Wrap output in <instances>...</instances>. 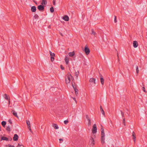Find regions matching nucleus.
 <instances>
[{"instance_id":"nucleus-1","label":"nucleus","mask_w":147,"mask_h":147,"mask_svg":"<svg viewBox=\"0 0 147 147\" xmlns=\"http://www.w3.org/2000/svg\"><path fill=\"white\" fill-rule=\"evenodd\" d=\"M71 79L72 80V81L74 80L73 77L70 73H68L65 76V82L66 84H67L70 83Z\"/></svg>"},{"instance_id":"nucleus-2","label":"nucleus","mask_w":147,"mask_h":147,"mask_svg":"<svg viewBox=\"0 0 147 147\" xmlns=\"http://www.w3.org/2000/svg\"><path fill=\"white\" fill-rule=\"evenodd\" d=\"M101 140L102 144H103L105 143V134L104 131V129L103 128H102L101 129Z\"/></svg>"},{"instance_id":"nucleus-3","label":"nucleus","mask_w":147,"mask_h":147,"mask_svg":"<svg viewBox=\"0 0 147 147\" xmlns=\"http://www.w3.org/2000/svg\"><path fill=\"white\" fill-rule=\"evenodd\" d=\"M49 52L51 56V61L53 62L55 60L54 57L55 56V54L54 53H52L51 51H49Z\"/></svg>"},{"instance_id":"nucleus-4","label":"nucleus","mask_w":147,"mask_h":147,"mask_svg":"<svg viewBox=\"0 0 147 147\" xmlns=\"http://www.w3.org/2000/svg\"><path fill=\"white\" fill-rule=\"evenodd\" d=\"M97 129L96 127V124H94L92 128V131L93 133L94 134L97 132Z\"/></svg>"},{"instance_id":"nucleus-5","label":"nucleus","mask_w":147,"mask_h":147,"mask_svg":"<svg viewBox=\"0 0 147 147\" xmlns=\"http://www.w3.org/2000/svg\"><path fill=\"white\" fill-rule=\"evenodd\" d=\"M84 51L85 52L86 54L87 55H88L90 53V49H89V48L88 47L87 45H86L85 47Z\"/></svg>"},{"instance_id":"nucleus-6","label":"nucleus","mask_w":147,"mask_h":147,"mask_svg":"<svg viewBox=\"0 0 147 147\" xmlns=\"http://www.w3.org/2000/svg\"><path fill=\"white\" fill-rule=\"evenodd\" d=\"M26 123L28 126V128L29 129L30 132H32L31 129L30 127V121L28 120H26Z\"/></svg>"},{"instance_id":"nucleus-7","label":"nucleus","mask_w":147,"mask_h":147,"mask_svg":"<svg viewBox=\"0 0 147 147\" xmlns=\"http://www.w3.org/2000/svg\"><path fill=\"white\" fill-rule=\"evenodd\" d=\"M38 9L40 11H44V6L42 5H40L38 7Z\"/></svg>"},{"instance_id":"nucleus-8","label":"nucleus","mask_w":147,"mask_h":147,"mask_svg":"<svg viewBox=\"0 0 147 147\" xmlns=\"http://www.w3.org/2000/svg\"><path fill=\"white\" fill-rule=\"evenodd\" d=\"M63 19L65 21H68L69 20V18L67 16L65 15L63 17Z\"/></svg>"},{"instance_id":"nucleus-9","label":"nucleus","mask_w":147,"mask_h":147,"mask_svg":"<svg viewBox=\"0 0 147 147\" xmlns=\"http://www.w3.org/2000/svg\"><path fill=\"white\" fill-rule=\"evenodd\" d=\"M90 141H91L90 145L93 146L95 144L94 140L92 137H91L90 138Z\"/></svg>"},{"instance_id":"nucleus-10","label":"nucleus","mask_w":147,"mask_h":147,"mask_svg":"<svg viewBox=\"0 0 147 147\" xmlns=\"http://www.w3.org/2000/svg\"><path fill=\"white\" fill-rule=\"evenodd\" d=\"M12 125L11 126L8 125L7 127L6 130L9 132L11 131V129H12Z\"/></svg>"},{"instance_id":"nucleus-11","label":"nucleus","mask_w":147,"mask_h":147,"mask_svg":"<svg viewBox=\"0 0 147 147\" xmlns=\"http://www.w3.org/2000/svg\"><path fill=\"white\" fill-rule=\"evenodd\" d=\"M133 45L134 47L136 48L138 45V42L136 41H134L133 42Z\"/></svg>"},{"instance_id":"nucleus-12","label":"nucleus","mask_w":147,"mask_h":147,"mask_svg":"<svg viewBox=\"0 0 147 147\" xmlns=\"http://www.w3.org/2000/svg\"><path fill=\"white\" fill-rule=\"evenodd\" d=\"M132 134V136L134 142H136V134L134 131L133 132Z\"/></svg>"},{"instance_id":"nucleus-13","label":"nucleus","mask_w":147,"mask_h":147,"mask_svg":"<svg viewBox=\"0 0 147 147\" xmlns=\"http://www.w3.org/2000/svg\"><path fill=\"white\" fill-rule=\"evenodd\" d=\"M18 136L17 134L14 135V137H13V140L14 141H17L18 139Z\"/></svg>"},{"instance_id":"nucleus-14","label":"nucleus","mask_w":147,"mask_h":147,"mask_svg":"<svg viewBox=\"0 0 147 147\" xmlns=\"http://www.w3.org/2000/svg\"><path fill=\"white\" fill-rule=\"evenodd\" d=\"M96 79L93 78H91L90 80V82L95 84Z\"/></svg>"},{"instance_id":"nucleus-15","label":"nucleus","mask_w":147,"mask_h":147,"mask_svg":"<svg viewBox=\"0 0 147 147\" xmlns=\"http://www.w3.org/2000/svg\"><path fill=\"white\" fill-rule=\"evenodd\" d=\"M65 60L66 64H67L69 63V58L67 56H66L65 58Z\"/></svg>"},{"instance_id":"nucleus-16","label":"nucleus","mask_w":147,"mask_h":147,"mask_svg":"<svg viewBox=\"0 0 147 147\" xmlns=\"http://www.w3.org/2000/svg\"><path fill=\"white\" fill-rule=\"evenodd\" d=\"M31 11L33 12H34L36 11V7L34 6H32L31 8Z\"/></svg>"},{"instance_id":"nucleus-17","label":"nucleus","mask_w":147,"mask_h":147,"mask_svg":"<svg viewBox=\"0 0 147 147\" xmlns=\"http://www.w3.org/2000/svg\"><path fill=\"white\" fill-rule=\"evenodd\" d=\"M75 55V53L74 51H73L71 52H70L69 53V55L70 57L73 56Z\"/></svg>"},{"instance_id":"nucleus-18","label":"nucleus","mask_w":147,"mask_h":147,"mask_svg":"<svg viewBox=\"0 0 147 147\" xmlns=\"http://www.w3.org/2000/svg\"><path fill=\"white\" fill-rule=\"evenodd\" d=\"M91 34L93 35L94 36H96V33L93 29H91Z\"/></svg>"},{"instance_id":"nucleus-19","label":"nucleus","mask_w":147,"mask_h":147,"mask_svg":"<svg viewBox=\"0 0 147 147\" xmlns=\"http://www.w3.org/2000/svg\"><path fill=\"white\" fill-rule=\"evenodd\" d=\"M47 0H42V2L41 3V4L42 5H46L47 4Z\"/></svg>"},{"instance_id":"nucleus-20","label":"nucleus","mask_w":147,"mask_h":147,"mask_svg":"<svg viewBox=\"0 0 147 147\" xmlns=\"http://www.w3.org/2000/svg\"><path fill=\"white\" fill-rule=\"evenodd\" d=\"M12 112H13V115L14 116L18 118V116L17 115V113L16 112H15V111H13V110Z\"/></svg>"},{"instance_id":"nucleus-21","label":"nucleus","mask_w":147,"mask_h":147,"mask_svg":"<svg viewBox=\"0 0 147 147\" xmlns=\"http://www.w3.org/2000/svg\"><path fill=\"white\" fill-rule=\"evenodd\" d=\"M1 140L7 141L8 140V138L6 137L3 136L1 137Z\"/></svg>"},{"instance_id":"nucleus-22","label":"nucleus","mask_w":147,"mask_h":147,"mask_svg":"<svg viewBox=\"0 0 147 147\" xmlns=\"http://www.w3.org/2000/svg\"><path fill=\"white\" fill-rule=\"evenodd\" d=\"M100 81L101 84L102 85H103L104 83V80L103 78H100Z\"/></svg>"},{"instance_id":"nucleus-23","label":"nucleus","mask_w":147,"mask_h":147,"mask_svg":"<svg viewBox=\"0 0 147 147\" xmlns=\"http://www.w3.org/2000/svg\"><path fill=\"white\" fill-rule=\"evenodd\" d=\"M4 98L5 99L7 100H9V97L6 94H5L4 96Z\"/></svg>"},{"instance_id":"nucleus-24","label":"nucleus","mask_w":147,"mask_h":147,"mask_svg":"<svg viewBox=\"0 0 147 147\" xmlns=\"http://www.w3.org/2000/svg\"><path fill=\"white\" fill-rule=\"evenodd\" d=\"M53 127L55 129H59V127L56 124H53Z\"/></svg>"},{"instance_id":"nucleus-25","label":"nucleus","mask_w":147,"mask_h":147,"mask_svg":"<svg viewBox=\"0 0 147 147\" xmlns=\"http://www.w3.org/2000/svg\"><path fill=\"white\" fill-rule=\"evenodd\" d=\"M6 124V122L5 121H3L1 122L2 125L4 127L5 126Z\"/></svg>"},{"instance_id":"nucleus-26","label":"nucleus","mask_w":147,"mask_h":147,"mask_svg":"<svg viewBox=\"0 0 147 147\" xmlns=\"http://www.w3.org/2000/svg\"><path fill=\"white\" fill-rule=\"evenodd\" d=\"M74 90L75 91V93H76V95H77V94H78V90L76 88H75L74 89Z\"/></svg>"},{"instance_id":"nucleus-27","label":"nucleus","mask_w":147,"mask_h":147,"mask_svg":"<svg viewBox=\"0 0 147 147\" xmlns=\"http://www.w3.org/2000/svg\"><path fill=\"white\" fill-rule=\"evenodd\" d=\"M50 11L51 13H53L54 12V9L53 7H51V8L50 9Z\"/></svg>"},{"instance_id":"nucleus-28","label":"nucleus","mask_w":147,"mask_h":147,"mask_svg":"<svg viewBox=\"0 0 147 147\" xmlns=\"http://www.w3.org/2000/svg\"><path fill=\"white\" fill-rule=\"evenodd\" d=\"M72 86L73 87L74 89L76 88V86L75 85V83H74V84L72 82Z\"/></svg>"},{"instance_id":"nucleus-29","label":"nucleus","mask_w":147,"mask_h":147,"mask_svg":"<svg viewBox=\"0 0 147 147\" xmlns=\"http://www.w3.org/2000/svg\"><path fill=\"white\" fill-rule=\"evenodd\" d=\"M139 70L138 69V66H136V73L138 74L139 73Z\"/></svg>"},{"instance_id":"nucleus-30","label":"nucleus","mask_w":147,"mask_h":147,"mask_svg":"<svg viewBox=\"0 0 147 147\" xmlns=\"http://www.w3.org/2000/svg\"><path fill=\"white\" fill-rule=\"evenodd\" d=\"M17 147H24L22 144H18V145Z\"/></svg>"},{"instance_id":"nucleus-31","label":"nucleus","mask_w":147,"mask_h":147,"mask_svg":"<svg viewBox=\"0 0 147 147\" xmlns=\"http://www.w3.org/2000/svg\"><path fill=\"white\" fill-rule=\"evenodd\" d=\"M86 118L87 119L88 121H89V120H90V118H89V116H88V115H86Z\"/></svg>"},{"instance_id":"nucleus-32","label":"nucleus","mask_w":147,"mask_h":147,"mask_svg":"<svg viewBox=\"0 0 147 147\" xmlns=\"http://www.w3.org/2000/svg\"><path fill=\"white\" fill-rule=\"evenodd\" d=\"M101 112L102 115H103L104 116H105V112L103 110V109L100 110Z\"/></svg>"},{"instance_id":"nucleus-33","label":"nucleus","mask_w":147,"mask_h":147,"mask_svg":"<svg viewBox=\"0 0 147 147\" xmlns=\"http://www.w3.org/2000/svg\"><path fill=\"white\" fill-rule=\"evenodd\" d=\"M34 17L35 19H37L38 18V16L37 14H35L34 16Z\"/></svg>"},{"instance_id":"nucleus-34","label":"nucleus","mask_w":147,"mask_h":147,"mask_svg":"<svg viewBox=\"0 0 147 147\" xmlns=\"http://www.w3.org/2000/svg\"><path fill=\"white\" fill-rule=\"evenodd\" d=\"M64 124L66 125L68 123V121L67 120H65L64 121Z\"/></svg>"},{"instance_id":"nucleus-35","label":"nucleus","mask_w":147,"mask_h":147,"mask_svg":"<svg viewBox=\"0 0 147 147\" xmlns=\"http://www.w3.org/2000/svg\"><path fill=\"white\" fill-rule=\"evenodd\" d=\"M123 123L124 125H125V119L124 118L123 119Z\"/></svg>"},{"instance_id":"nucleus-36","label":"nucleus","mask_w":147,"mask_h":147,"mask_svg":"<svg viewBox=\"0 0 147 147\" xmlns=\"http://www.w3.org/2000/svg\"><path fill=\"white\" fill-rule=\"evenodd\" d=\"M88 121V126H90L91 125V120H89Z\"/></svg>"},{"instance_id":"nucleus-37","label":"nucleus","mask_w":147,"mask_h":147,"mask_svg":"<svg viewBox=\"0 0 147 147\" xmlns=\"http://www.w3.org/2000/svg\"><path fill=\"white\" fill-rule=\"evenodd\" d=\"M8 121L11 124V125H12V122L11 120L10 119H9V120Z\"/></svg>"},{"instance_id":"nucleus-38","label":"nucleus","mask_w":147,"mask_h":147,"mask_svg":"<svg viewBox=\"0 0 147 147\" xmlns=\"http://www.w3.org/2000/svg\"><path fill=\"white\" fill-rule=\"evenodd\" d=\"M117 18L116 16H115V18H114V22L115 23H116L117 22Z\"/></svg>"},{"instance_id":"nucleus-39","label":"nucleus","mask_w":147,"mask_h":147,"mask_svg":"<svg viewBox=\"0 0 147 147\" xmlns=\"http://www.w3.org/2000/svg\"><path fill=\"white\" fill-rule=\"evenodd\" d=\"M142 90H143L145 92H146V91L145 88L144 87H143L142 88Z\"/></svg>"},{"instance_id":"nucleus-40","label":"nucleus","mask_w":147,"mask_h":147,"mask_svg":"<svg viewBox=\"0 0 147 147\" xmlns=\"http://www.w3.org/2000/svg\"><path fill=\"white\" fill-rule=\"evenodd\" d=\"M59 140L60 141L59 143H61L63 141V140L62 139H60Z\"/></svg>"},{"instance_id":"nucleus-41","label":"nucleus","mask_w":147,"mask_h":147,"mask_svg":"<svg viewBox=\"0 0 147 147\" xmlns=\"http://www.w3.org/2000/svg\"><path fill=\"white\" fill-rule=\"evenodd\" d=\"M53 4L54 5H55V0H53Z\"/></svg>"},{"instance_id":"nucleus-42","label":"nucleus","mask_w":147,"mask_h":147,"mask_svg":"<svg viewBox=\"0 0 147 147\" xmlns=\"http://www.w3.org/2000/svg\"><path fill=\"white\" fill-rule=\"evenodd\" d=\"M7 147H15L14 146H11V145L9 144L7 146Z\"/></svg>"},{"instance_id":"nucleus-43","label":"nucleus","mask_w":147,"mask_h":147,"mask_svg":"<svg viewBox=\"0 0 147 147\" xmlns=\"http://www.w3.org/2000/svg\"><path fill=\"white\" fill-rule=\"evenodd\" d=\"M121 114L122 117H123L124 116V113L122 111H121Z\"/></svg>"},{"instance_id":"nucleus-44","label":"nucleus","mask_w":147,"mask_h":147,"mask_svg":"<svg viewBox=\"0 0 147 147\" xmlns=\"http://www.w3.org/2000/svg\"><path fill=\"white\" fill-rule=\"evenodd\" d=\"M60 66H61V68L62 70L64 69V67H63L62 65H61Z\"/></svg>"},{"instance_id":"nucleus-45","label":"nucleus","mask_w":147,"mask_h":147,"mask_svg":"<svg viewBox=\"0 0 147 147\" xmlns=\"http://www.w3.org/2000/svg\"><path fill=\"white\" fill-rule=\"evenodd\" d=\"M75 75L76 76V77H78V74L77 73V72H76L75 73Z\"/></svg>"},{"instance_id":"nucleus-46","label":"nucleus","mask_w":147,"mask_h":147,"mask_svg":"<svg viewBox=\"0 0 147 147\" xmlns=\"http://www.w3.org/2000/svg\"><path fill=\"white\" fill-rule=\"evenodd\" d=\"M99 75H100V78H103L102 75L101 74H100Z\"/></svg>"},{"instance_id":"nucleus-47","label":"nucleus","mask_w":147,"mask_h":147,"mask_svg":"<svg viewBox=\"0 0 147 147\" xmlns=\"http://www.w3.org/2000/svg\"><path fill=\"white\" fill-rule=\"evenodd\" d=\"M100 110L103 109L102 108V107L101 106H100Z\"/></svg>"},{"instance_id":"nucleus-48","label":"nucleus","mask_w":147,"mask_h":147,"mask_svg":"<svg viewBox=\"0 0 147 147\" xmlns=\"http://www.w3.org/2000/svg\"><path fill=\"white\" fill-rule=\"evenodd\" d=\"M8 102H9V105L10 103V100H9V101H8Z\"/></svg>"},{"instance_id":"nucleus-49","label":"nucleus","mask_w":147,"mask_h":147,"mask_svg":"<svg viewBox=\"0 0 147 147\" xmlns=\"http://www.w3.org/2000/svg\"><path fill=\"white\" fill-rule=\"evenodd\" d=\"M33 2H34L36 4H37L36 2V1H35L34 0H33Z\"/></svg>"},{"instance_id":"nucleus-50","label":"nucleus","mask_w":147,"mask_h":147,"mask_svg":"<svg viewBox=\"0 0 147 147\" xmlns=\"http://www.w3.org/2000/svg\"><path fill=\"white\" fill-rule=\"evenodd\" d=\"M33 2H34L36 4H37L36 2V1H35L34 0H33Z\"/></svg>"},{"instance_id":"nucleus-51","label":"nucleus","mask_w":147,"mask_h":147,"mask_svg":"<svg viewBox=\"0 0 147 147\" xmlns=\"http://www.w3.org/2000/svg\"><path fill=\"white\" fill-rule=\"evenodd\" d=\"M33 2H34L36 4H37L36 2V1H35L34 0H33Z\"/></svg>"},{"instance_id":"nucleus-52","label":"nucleus","mask_w":147,"mask_h":147,"mask_svg":"<svg viewBox=\"0 0 147 147\" xmlns=\"http://www.w3.org/2000/svg\"><path fill=\"white\" fill-rule=\"evenodd\" d=\"M60 34H61V35L62 36H63V35L61 33H60Z\"/></svg>"},{"instance_id":"nucleus-53","label":"nucleus","mask_w":147,"mask_h":147,"mask_svg":"<svg viewBox=\"0 0 147 147\" xmlns=\"http://www.w3.org/2000/svg\"><path fill=\"white\" fill-rule=\"evenodd\" d=\"M73 99L75 100L76 102V99L75 98H73Z\"/></svg>"},{"instance_id":"nucleus-54","label":"nucleus","mask_w":147,"mask_h":147,"mask_svg":"<svg viewBox=\"0 0 147 147\" xmlns=\"http://www.w3.org/2000/svg\"><path fill=\"white\" fill-rule=\"evenodd\" d=\"M11 140H12V138H11Z\"/></svg>"}]
</instances>
